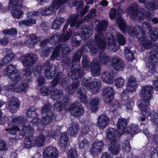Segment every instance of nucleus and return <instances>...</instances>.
<instances>
[{
  "mask_svg": "<svg viewBox=\"0 0 158 158\" xmlns=\"http://www.w3.org/2000/svg\"><path fill=\"white\" fill-rule=\"evenodd\" d=\"M109 149L113 154L116 155L120 151V148L119 146L116 142L114 143H111L109 147Z\"/></svg>",
  "mask_w": 158,
  "mask_h": 158,
  "instance_id": "nucleus-42",
  "label": "nucleus"
},
{
  "mask_svg": "<svg viewBox=\"0 0 158 158\" xmlns=\"http://www.w3.org/2000/svg\"><path fill=\"white\" fill-rule=\"evenodd\" d=\"M58 154V151L56 148L48 147L44 149L43 155L44 158H57Z\"/></svg>",
  "mask_w": 158,
  "mask_h": 158,
  "instance_id": "nucleus-16",
  "label": "nucleus"
},
{
  "mask_svg": "<svg viewBox=\"0 0 158 158\" xmlns=\"http://www.w3.org/2000/svg\"><path fill=\"white\" fill-rule=\"evenodd\" d=\"M79 15V14H77L76 15H73L68 18L63 30V31L64 32L67 28L69 24H70L71 27H75L76 28H77L79 27L81 24L82 23V20L81 19H79V21H77Z\"/></svg>",
  "mask_w": 158,
  "mask_h": 158,
  "instance_id": "nucleus-9",
  "label": "nucleus"
},
{
  "mask_svg": "<svg viewBox=\"0 0 158 158\" xmlns=\"http://www.w3.org/2000/svg\"><path fill=\"white\" fill-rule=\"evenodd\" d=\"M137 87V83L134 82L131 83H127V89L130 92H132L134 91Z\"/></svg>",
  "mask_w": 158,
  "mask_h": 158,
  "instance_id": "nucleus-61",
  "label": "nucleus"
},
{
  "mask_svg": "<svg viewBox=\"0 0 158 158\" xmlns=\"http://www.w3.org/2000/svg\"><path fill=\"white\" fill-rule=\"evenodd\" d=\"M116 130L112 128H110L106 130L107 140L110 143H114L116 142Z\"/></svg>",
  "mask_w": 158,
  "mask_h": 158,
  "instance_id": "nucleus-21",
  "label": "nucleus"
},
{
  "mask_svg": "<svg viewBox=\"0 0 158 158\" xmlns=\"http://www.w3.org/2000/svg\"><path fill=\"white\" fill-rule=\"evenodd\" d=\"M64 108V106L62 102H56L54 104L53 108L57 111L62 110Z\"/></svg>",
  "mask_w": 158,
  "mask_h": 158,
  "instance_id": "nucleus-58",
  "label": "nucleus"
},
{
  "mask_svg": "<svg viewBox=\"0 0 158 158\" xmlns=\"http://www.w3.org/2000/svg\"><path fill=\"white\" fill-rule=\"evenodd\" d=\"M138 6L137 4L134 3L128 8L127 11L130 14V17L132 19H139L144 16V10L141 8L138 9Z\"/></svg>",
  "mask_w": 158,
  "mask_h": 158,
  "instance_id": "nucleus-4",
  "label": "nucleus"
},
{
  "mask_svg": "<svg viewBox=\"0 0 158 158\" xmlns=\"http://www.w3.org/2000/svg\"><path fill=\"white\" fill-rule=\"evenodd\" d=\"M120 28L123 32H125L127 31L130 34H132L135 35L143 30L139 25L136 26L134 27L128 26L125 22H122L120 23Z\"/></svg>",
  "mask_w": 158,
  "mask_h": 158,
  "instance_id": "nucleus-12",
  "label": "nucleus"
},
{
  "mask_svg": "<svg viewBox=\"0 0 158 158\" xmlns=\"http://www.w3.org/2000/svg\"><path fill=\"white\" fill-rule=\"evenodd\" d=\"M30 81L27 80V81H26L25 82H22L21 84L17 86H16L15 85V86L13 85L12 86H6V88L7 89V90L5 94L7 95V92L8 93V91H14L15 92L19 93V92H25L27 90L29 86V83Z\"/></svg>",
  "mask_w": 158,
  "mask_h": 158,
  "instance_id": "nucleus-11",
  "label": "nucleus"
},
{
  "mask_svg": "<svg viewBox=\"0 0 158 158\" xmlns=\"http://www.w3.org/2000/svg\"><path fill=\"white\" fill-rule=\"evenodd\" d=\"M109 122V118L105 114H102L98 118L97 126L100 129L105 128Z\"/></svg>",
  "mask_w": 158,
  "mask_h": 158,
  "instance_id": "nucleus-22",
  "label": "nucleus"
},
{
  "mask_svg": "<svg viewBox=\"0 0 158 158\" xmlns=\"http://www.w3.org/2000/svg\"><path fill=\"white\" fill-rule=\"evenodd\" d=\"M145 31L142 30L136 35L137 38L140 41V43L141 45L138 47V49L140 51L143 50L145 48H150L152 46L150 41L148 40L147 38L145 35Z\"/></svg>",
  "mask_w": 158,
  "mask_h": 158,
  "instance_id": "nucleus-7",
  "label": "nucleus"
},
{
  "mask_svg": "<svg viewBox=\"0 0 158 158\" xmlns=\"http://www.w3.org/2000/svg\"><path fill=\"white\" fill-rule=\"evenodd\" d=\"M2 32L4 35H15L17 34V31L16 29L13 28L10 29L3 30Z\"/></svg>",
  "mask_w": 158,
  "mask_h": 158,
  "instance_id": "nucleus-56",
  "label": "nucleus"
},
{
  "mask_svg": "<svg viewBox=\"0 0 158 158\" xmlns=\"http://www.w3.org/2000/svg\"><path fill=\"white\" fill-rule=\"evenodd\" d=\"M61 34L56 33L52 35L48 40L49 43L52 44H55L61 41Z\"/></svg>",
  "mask_w": 158,
  "mask_h": 158,
  "instance_id": "nucleus-29",
  "label": "nucleus"
},
{
  "mask_svg": "<svg viewBox=\"0 0 158 158\" xmlns=\"http://www.w3.org/2000/svg\"><path fill=\"white\" fill-rule=\"evenodd\" d=\"M127 130L128 131L127 133L131 134H135L139 131L138 126L135 124H131Z\"/></svg>",
  "mask_w": 158,
  "mask_h": 158,
  "instance_id": "nucleus-49",
  "label": "nucleus"
},
{
  "mask_svg": "<svg viewBox=\"0 0 158 158\" xmlns=\"http://www.w3.org/2000/svg\"><path fill=\"white\" fill-rule=\"evenodd\" d=\"M18 70L16 68L15 66L13 64H10L7 66L5 69V72L6 74L7 75H10L13 73H17Z\"/></svg>",
  "mask_w": 158,
  "mask_h": 158,
  "instance_id": "nucleus-41",
  "label": "nucleus"
},
{
  "mask_svg": "<svg viewBox=\"0 0 158 158\" xmlns=\"http://www.w3.org/2000/svg\"><path fill=\"white\" fill-rule=\"evenodd\" d=\"M143 115L145 116H150V120L152 122L153 124L156 126L158 127V113L155 112L154 110L152 112L149 111V108L148 107V111L145 112L143 111H141Z\"/></svg>",
  "mask_w": 158,
  "mask_h": 158,
  "instance_id": "nucleus-19",
  "label": "nucleus"
},
{
  "mask_svg": "<svg viewBox=\"0 0 158 158\" xmlns=\"http://www.w3.org/2000/svg\"><path fill=\"white\" fill-rule=\"evenodd\" d=\"M77 93L79 95V98L80 101L84 103L87 102L86 91L83 87H80L77 90Z\"/></svg>",
  "mask_w": 158,
  "mask_h": 158,
  "instance_id": "nucleus-30",
  "label": "nucleus"
},
{
  "mask_svg": "<svg viewBox=\"0 0 158 158\" xmlns=\"http://www.w3.org/2000/svg\"><path fill=\"white\" fill-rule=\"evenodd\" d=\"M35 145V143L31 137L26 138L23 144V146L26 148H30Z\"/></svg>",
  "mask_w": 158,
  "mask_h": 158,
  "instance_id": "nucleus-45",
  "label": "nucleus"
},
{
  "mask_svg": "<svg viewBox=\"0 0 158 158\" xmlns=\"http://www.w3.org/2000/svg\"><path fill=\"white\" fill-rule=\"evenodd\" d=\"M109 16L111 19H114L115 18H117V23L120 27V25L122 22H124L122 20L121 17V13L118 11H116L114 9H111L109 13Z\"/></svg>",
  "mask_w": 158,
  "mask_h": 158,
  "instance_id": "nucleus-26",
  "label": "nucleus"
},
{
  "mask_svg": "<svg viewBox=\"0 0 158 158\" xmlns=\"http://www.w3.org/2000/svg\"><path fill=\"white\" fill-rule=\"evenodd\" d=\"M80 85V82L78 81H76L73 82L71 85L68 87L66 90L67 92L68 93L69 95H72L74 92V89L77 88Z\"/></svg>",
  "mask_w": 158,
  "mask_h": 158,
  "instance_id": "nucleus-40",
  "label": "nucleus"
},
{
  "mask_svg": "<svg viewBox=\"0 0 158 158\" xmlns=\"http://www.w3.org/2000/svg\"><path fill=\"white\" fill-rule=\"evenodd\" d=\"M125 83V80L122 77H119L117 78L115 81L116 86L118 88L122 87Z\"/></svg>",
  "mask_w": 158,
  "mask_h": 158,
  "instance_id": "nucleus-60",
  "label": "nucleus"
},
{
  "mask_svg": "<svg viewBox=\"0 0 158 158\" xmlns=\"http://www.w3.org/2000/svg\"><path fill=\"white\" fill-rule=\"evenodd\" d=\"M9 128H6L5 129L6 131H8L9 132L13 135L16 134L17 131H20V129L17 126H12L11 127L10 125H8Z\"/></svg>",
  "mask_w": 158,
  "mask_h": 158,
  "instance_id": "nucleus-51",
  "label": "nucleus"
},
{
  "mask_svg": "<svg viewBox=\"0 0 158 158\" xmlns=\"http://www.w3.org/2000/svg\"><path fill=\"white\" fill-rule=\"evenodd\" d=\"M36 109L31 108L27 110L26 114L27 116L30 117L34 118L35 117L37 114L36 111Z\"/></svg>",
  "mask_w": 158,
  "mask_h": 158,
  "instance_id": "nucleus-59",
  "label": "nucleus"
},
{
  "mask_svg": "<svg viewBox=\"0 0 158 158\" xmlns=\"http://www.w3.org/2000/svg\"><path fill=\"white\" fill-rule=\"evenodd\" d=\"M131 47H126L124 49L125 56L128 61H132L134 59L133 53L130 51Z\"/></svg>",
  "mask_w": 158,
  "mask_h": 158,
  "instance_id": "nucleus-44",
  "label": "nucleus"
},
{
  "mask_svg": "<svg viewBox=\"0 0 158 158\" xmlns=\"http://www.w3.org/2000/svg\"><path fill=\"white\" fill-rule=\"evenodd\" d=\"M79 127L78 124H74L72 127L69 128L70 133L71 135H76L79 131Z\"/></svg>",
  "mask_w": 158,
  "mask_h": 158,
  "instance_id": "nucleus-57",
  "label": "nucleus"
},
{
  "mask_svg": "<svg viewBox=\"0 0 158 158\" xmlns=\"http://www.w3.org/2000/svg\"><path fill=\"white\" fill-rule=\"evenodd\" d=\"M114 75L113 71H106L101 75L102 80L105 83H111L114 79Z\"/></svg>",
  "mask_w": 158,
  "mask_h": 158,
  "instance_id": "nucleus-23",
  "label": "nucleus"
},
{
  "mask_svg": "<svg viewBox=\"0 0 158 158\" xmlns=\"http://www.w3.org/2000/svg\"><path fill=\"white\" fill-rule=\"evenodd\" d=\"M45 141V137L42 134V132L40 135L36 137L35 140H33L34 143H35V145H36L39 147L43 146Z\"/></svg>",
  "mask_w": 158,
  "mask_h": 158,
  "instance_id": "nucleus-34",
  "label": "nucleus"
},
{
  "mask_svg": "<svg viewBox=\"0 0 158 158\" xmlns=\"http://www.w3.org/2000/svg\"><path fill=\"white\" fill-rule=\"evenodd\" d=\"M56 6L55 3L53 2L52 6L45 7L44 9L42 8L40 10V13H41L42 15H43L51 14L53 13L54 10H56L58 8L55 7V6Z\"/></svg>",
  "mask_w": 158,
  "mask_h": 158,
  "instance_id": "nucleus-28",
  "label": "nucleus"
},
{
  "mask_svg": "<svg viewBox=\"0 0 158 158\" xmlns=\"http://www.w3.org/2000/svg\"><path fill=\"white\" fill-rule=\"evenodd\" d=\"M114 92L112 87L108 86L104 89L102 95L105 103L110 104L114 98Z\"/></svg>",
  "mask_w": 158,
  "mask_h": 158,
  "instance_id": "nucleus-13",
  "label": "nucleus"
},
{
  "mask_svg": "<svg viewBox=\"0 0 158 158\" xmlns=\"http://www.w3.org/2000/svg\"><path fill=\"white\" fill-rule=\"evenodd\" d=\"M123 150L126 152H130L131 146L129 140H124L122 143Z\"/></svg>",
  "mask_w": 158,
  "mask_h": 158,
  "instance_id": "nucleus-52",
  "label": "nucleus"
},
{
  "mask_svg": "<svg viewBox=\"0 0 158 158\" xmlns=\"http://www.w3.org/2000/svg\"><path fill=\"white\" fill-rule=\"evenodd\" d=\"M37 59V55L33 53H28L21 56V62L25 67H31L36 63Z\"/></svg>",
  "mask_w": 158,
  "mask_h": 158,
  "instance_id": "nucleus-6",
  "label": "nucleus"
},
{
  "mask_svg": "<svg viewBox=\"0 0 158 158\" xmlns=\"http://www.w3.org/2000/svg\"><path fill=\"white\" fill-rule=\"evenodd\" d=\"M112 66L117 70H122L123 68L124 64L122 60L116 56L112 59Z\"/></svg>",
  "mask_w": 158,
  "mask_h": 158,
  "instance_id": "nucleus-24",
  "label": "nucleus"
},
{
  "mask_svg": "<svg viewBox=\"0 0 158 158\" xmlns=\"http://www.w3.org/2000/svg\"><path fill=\"white\" fill-rule=\"evenodd\" d=\"M150 37L154 41H156L158 38V29L156 28L154 31H150Z\"/></svg>",
  "mask_w": 158,
  "mask_h": 158,
  "instance_id": "nucleus-62",
  "label": "nucleus"
},
{
  "mask_svg": "<svg viewBox=\"0 0 158 158\" xmlns=\"http://www.w3.org/2000/svg\"><path fill=\"white\" fill-rule=\"evenodd\" d=\"M44 66H47L44 72L45 75L48 79L53 77L56 73V67L53 64H50L48 61H46L44 63Z\"/></svg>",
  "mask_w": 158,
  "mask_h": 158,
  "instance_id": "nucleus-15",
  "label": "nucleus"
},
{
  "mask_svg": "<svg viewBox=\"0 0 158 158\" xmlns=\"http://www.w3.org/2000/svg\"><path fill=\"white\" fill-rule=\"evenodd\" d=\"M116 37L118 42L120 45H124L126 43V40L123 36L120 33L116 34Z\"/></svg>",
  "mask_w": 158,
  "mask_h": 158,
  "instance_id": "nucleus-55",
  "label": "nucleus"
},
{
  "mask_svg": "<svg viewBox=\"0 0 158 158\" xmlns=\"http://www.w3.org/2000/svg\"><path fill=\"white\" fill-rule=\"evenodd\" d=\"M10 78L11 82V85H7L9 86H12L13 85L15 86L16 84H18L19 81H21L22 79L21 75L20 74H17L16 73H13V74H11L10 76Z\"/></svg>",
  "mask_w": 158,
  "mask_h": 158,
  "instance_id": "nucleus-27",
  "label": "nucleus"
},
{
  "mask_svg": "<svg viewBox=\"0 0 158 158\" xmlns=\"http://www.w3.org/2000/svg\"><path fill=\"white\" fill-rule=\"evenodd\" d=\"M99 101V99L98 98H95L91 99L90 104L92 111L94 112L97 110V106L98 105Z\"/></svg>",
  "mask_w": 158,
  "mask_h": 158,
  "instance_id": "nucleus-43",
  "label": "nucleus"
},
{
  "mask_svg": "<svg viewBox=\"0 0 158 158\" xmlns=\"http://www.w3.org/2000/svg\"><path fill=\"white\" fill-rule=\"evenodd\" d=\"M80 32L85 35H88L87 37H90L93 34V31L89 27L86 25H83L80 29Z\"/></svg>",
  "mask_w": 158,
  "mask_h": 158,
  "instance_id": "nucleus-39",
  "label": "nucleus"
},
{
  "mask_svg": "<svg viewBox=\"0 0 158 158\" xmlns=\"http://www.w3.org/2000/svg\"><path fill=\"white\" fill-rule=\"evenodd\" d=\"M108 25V22L105 20L99 23L98 28V33L94 36V44L90 48V52L92 55L95 54L99 48L101 49L105 48L106 43L109 49L113 51L116 52L118 49L115 40L107 37L105 34Z\"/></svg>",
  "mask_w": 158,
  "mask_h": 158,
  "instance_id": "nucleus-1",
  "label": "nucleus"
},
{
  "mask_svg": "<svg viewBox=\"0 0 158 158\" xmlns=\"http://www.w3.org/2000/svg\"><path fill=\"white\" fill-rule=\"evenodd\" d=\"M100 63L103 64H106L109 61L110 57L104 51L100 52L99 55Z\"/></svg>",
  "mask_w": 158,
  "mask_h": 158,
  "instance_id": "nucleus-36",
  "label": "nucleus"
},
{
  "mask_svg": "<svg viewBox=\"0 0 158 158\" xmlns=\"http://www.w3.org/2000/svg\"><path fill=\"white\" fill-rule=\"evenodd\" d=\"M104 146L102 140L97 139L93 143L90 152L94 156L97 155L103 150Z\"/></svg>",
  "mask_w": 158,
  "mask_h": 158,
  "instance_id": "nucleus-14",
  "label": "nucleus"
},
{
  "mask_svg": "<svg viewBox=\"0 0 158 158\" xmlns=\"http://www.w3.org/2000/svg\"><path fill=\"white\" fill-rule=\"evenodd\" d=\"M82 55V52L81 50H77L73 56L72 63L78 62Z\"/></svg>",
  "mask_w": 158,
  "mask_h": 158,
  "instance_id": "nucleus-53",
  "label": "nucleus"
},
{
  "mask_svg": "<svg viewBox=\"0 0 158 158\" xmlns=\"http://www.w3.org/2000/svg\"><path fill=\"white\" fill-rule=\"evenodd\" d=\"M150 55L148 59V61L150 64L148 66L149 72L152 73H154L156 71L155 66L158 63L157 57L158 56V52L155 50L150 52Z\"/></svg>",
  "mask_w": 158,
  "mask_h": 158,
  "instance_id": "nucleus-8",
  "label": "nucleus"
},
{
  "mask_svg": "<svg viewBox=\"0 0 158 158\" xmlns=\"http://www.w3.org/2000/svg\"><path fill=\"white\" fill-rule=\"evenodd\" d=\"M81 37L79 35H73L71 39V43L73 47H78L80 43Z\"/></svg>",
  "mask_w": 158,
  "mask_h": 158,
  "instance_id": "nucleus-46",
  "label": "nucleus"
},
{
  "mask_svg": "<svg viewBox=\"0 0 158 158\" xmlns=\"http://www.w3.org/2000/svg\"><path fill=\"white\" fill-rule=\"evenodd\" d=\"M89 61L88 57L86 56H83L82 60V66L83 68H86L89 66Z\"/></svg>",
  "mask_w": 158,
  "mask_h": 158,
  "instance_id": "nucleus-63",
  "label": "nucleus"
},
{
  "mask_svg": "<svg viewBox=\"0 0 158 158\" xmlns=\"http://www.w3.org/2000/svg\"><path fill=\"white\" fill-rule=\"evenodd\" d=\"M71 71L72 73L71 77L73 79L76 80L83 76L81 66L78 64L73 65L71 68Z\"/></svg>",
  "mask_w": 158,
  "mask_h": 158,
  "instance_id": "nucleus-18",
  "label": "nucleus"
},
{
  "mask_svg": "<svg viewBox=\"0 0 158 158\" xmlns=\"http://www.w3.org/2000/svg\"><path fill=\"white\" fill-rule=\"evenodd\" d=\"M89 67L93 76H97L100 75L101 67L97 60H93L91 63Z\"/></svg>",
  "mask_w": 158,
  "mask_h": 158,
  "instance_id": "nucleus-20",
  "label": "nucleus"
},
{
  "mask_svg": "<svg viewBox=\"0 0 158 158\" xmlns=\"http://www.w3.org/2000/svg\"><path fill=\"white\" fill-rule=\"evenodd\" d=\"M52 107V105L48 103L45 104L41 108V113L42 114L52 112L50 111Z\"/></svg>",
  "mask_w": 158,
  "mask_h": 158,
  "instance_id": "nucleus-54",
  "label": "nucleus"
},
{
  "mask_svg": "<svg viewBox=\"0 0 158 158\" xmlns=\"http://www.w3.org/2000/svg\"><path fill=\"white\" fill-rule=\"evenodd\" d=\"M72 35L71 31H69L66 33H64L61 34V41H65L68 40Z\"/></svg>",
  "mask_w": 158,
  "mask_h": 158,
  "instance_id": "nucleus-64",
  "label": "nucleus"
},
{
  "mask_svg": "<svg viewBox=\"0 0 158 158\" xmlns=\"http://www.w3.org/2000/svg\"><path fill=\"white\" fill-rule=\"evenodd\" d=\"M69 111L72 115L75 117L81 116L84 112V109L79 101H76L72 104L69 109Z\"/></svg>",
  "mask_w": 158,
  "mask_h": 158,
  "instance_id": "nucleus-10",
  "label": "nucleus"
},
{
  "mask_svg": "<svg viewBox=\"0 0 158 158\" xmlns=\"http://www.w3.org/2000/svg\"><path fill=\"white\" fill-rule=\"evenodd\" d=\"M80 142L78 143V147L81 149H83L88 147L89 142L85 138H83L82 135H80L78 137Z\"/></svg>",
  "mask_w": 158,
  "mask_h": 158,
  "instance_id": "nucleus-38",
  "label": "nucleus"
},
{
  "mask_svg": "<svg viewBox=\"0 0 158 158\" xmlns=\"http://www.w3.org/2000/svg\"><path fill=\"white\" fill-rule=\"evenodd\" d=\"M63 95V93L60 90L53 89L52 90L51 97L52 99L57 100L62 97Z\"/></svg>",
  "mask_w": 158,
  "mask_h": 158,
  "instance_id": "nucleus-37",
  "label": "nucleus"
},
{
  "mask_svg": "<svg viewBox=\"0 0 158 158\" xmlns=\"http://www.w3.org/2000/svg\"><path fill=\"white\" fill-rule=\"evenodd\" d=\"M54 115L52 112H49L47 115L42 118L41 123L43 125L49 124L54 118Z\"/></svg>",
  "mask_w": 158,
  "mask_h": 158,
  "instance_id": "nucleus-35",
  "label": "nucleus"
},
{
  "mask_svg": "<svg viewBox=\"0 0 158 158\" xmlns=\"http://www.w3.org/2000/svg\"><path fill=\"white\" fill-rule=\"evenodd\" d=\"M69 47L68 44L64 43L61 45L57 46L55 48L51 56V60H53L60 55V50Z\"/></svg>",
  "mask_w": 158,
  "mask_h": 158,
  "instance_id": "nucleus-25",
  "label": "nucleus"
},
{
  "mask_svg": "<svg viewBox=\"0 0 158 158\" xmlns=\"http://www.w3.org/2000/svg\"><path fill=\"white\" fill-rule=\"evenodd\" d=\"M65 21V19L62 17H57L54 20L52 28L55 30H58L60 27V25Z\"/></svg>",
  "mask_w": 158,
  "mask_h": 158,
  "instance_id": "nucleus-32",
  "label": "nucleus"
},
{
  "mask_svg": "<svg viewBox=\"0 0 158 158\" xmlns=\"http://www.w3.org/2000/svg\"><path fill=\"white\" fill-rule=\"evenodd\" d=\"M19 105L20 103L18 99L13 97L9 101L7 109L12 113H14L19 108Z\"/></svg>",
  "mask_w": 158,
  "mask_h": 158,
  "instance_id": "nucleus-17",
  "label": "nucleus"
},
{
  "mask_svg": "<svg viewBox=\"0 0 158 158\" xmlns=\"http://www.w3.org/2000/svg\"><path fill=\"white\" fill-rule=\"evenodd\" d=\"M21 1L17 2L15 0H10L9 7L12 8L11 10L12 14L15 19H19L23 14V12L20 10L22 6Z\"/></svg>",
  "mask_w": 158,
  "mask_h": 158,
  "instance_id": "nucleus-5",
  "label": "nucleus"
},
{
  "mask_svg": "<svg viewBox=\"0 0 158 158\" xmlns=\"http://www.w3.org/2000/svg\"><path fill=\"white\" fill-rule=\"evenodd\" d=\"M15 58V56L14 54L12 51L10 50L7 52V54L5 56L3 59L4 62L6 64L11 62Z\"/></svg>",
  "mask_w": 158,
  "mask_h": 158,
  "instance_id": "nucleus-47",
  "label": "nucleus"
},
{
  "mask_svg": "<svg viewBox=\"0 0 158 158\" xmlns=\"http://www.w3.org/2000/svg\"><path fill=\"white\" fill-rule=\"evenodd\" d=\"M153 88L152 86L148 85L143 87L140 92V96L143 101L138 105V108L140 111L147 112L148 106L146 103H149L153 97Z\"/></svg>",
  "mask_w": 158,
  "mask_h": 158,
  "instance_id": "nucleus-2",
  "label": "nucleus"
},
{
  "mask_svg": "<svg viewBox=\"0 0 158 158\" xmlns=\"http://www.w3.org/2000/svg\"><path fill=\"white\" fill-rule=\"evenodd\" d=\"M68 140L69 137L67 134L66 133L62 134L60 140V146L62 147H65L66 145Z\"/></svg>",
  "mask_w": 158,
  "mask_h": 158,
  "instance_id": "nucleus-48",
  "label": "nucleus"
},
{
  "mask_svg": "<svg viewBox=\"0 0 158 158\" xmlns=\"http://www.w3.org/2000/svg\"><path fill=\"white\" fill-rule=\"evenodd\" d=\"M89 80L85 78H83L81 82L82 85L89 89L92 94H97L101 86L100 81L98 79H95L92 82H90Z\"/></svg>",
  "mask_w": 158,
  "mask_h": 158,
  "instance_id": "nucleus-3",
  "label": "nucleus"
},
{
  "mask_svg": "<svg viewBox=\"0 0 158 158\" xmlns=\"http://www.w3.org/2000/svg\"><path fill=\"white\" fill-rule=\"evenodd\" d=\"M127 121L126 119L124 118L119 119L117 124V130H119V131L123 132L127 127Z\"/></svg>",
  "mask_w": 158,
  "mask_h": 158,
  "instance_id": "nucleus-31",
  "label": "nucleus"
},
{
  "mask_svg": "<svg viewBox=\"0 0 158 158\" xmlns=\"http://www.w3.org/2000/svg\"><path fill=\"white\" fill-rule=\"evenodd\" d=\"M35 23L36 21L35 19L30 18L27 19H25L19 21V26L21 28H23L24 26H29L35 24Z\"/></svg>",
  "mask_w": 158,
  "mask_h": 158,
  "instance_id": "nucleus-33",
  "label": "nucleus"
},
{
  "mask_svg": "<svg viewBox=\"0 0 158 158\" xmlns=\"http://www.w3.org/2000/svg\"><path fill=\"white\" fill-rule=\"evenodd\" d=\"M13 121L17 124H25L27 122V118L25 117L20 116L15 118Z\"/></svg>",
  "mask_w": 158,
  "mask_h": 158,
  "instance_id": "nucleus-50",
  "label": "nucleus"
}]
</instances>
